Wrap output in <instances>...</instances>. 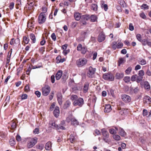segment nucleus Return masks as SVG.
Segmentation results:
<instances>
[{
	"label": "nucleus",
	"mask_w": 151,
	"mask_h": 151,
	"mask_svg": "<svg viewBox=\"0 0 151 151\" xmlns=\"http://www.w3.org/2000/svg\"><path fill=\"white\" fill-rule=\"evenodd\" d=\"M37 138L36 137L29 138L27 142V147L29 148L33 147L37 143Z\"/></svg>",
	"instance_id": "nucleus-1"
},
{
	"label": "nucleus",
	"mask_w": 151,
	"mask_h": 151,
	"mask_svg": "<svg viewBox=\"0 0 151 151\" xmlns=\"http://www.w3.org/2000/svg\"><path fill=\"white\" fill-rule=\"evenodd\" d=\"M87 60L85 58H81L77 60L76 64L78 67H81L85 65L87 63Z\"/></svg>",
	"instance_id": "nucleus-2"
},
{
	"label": "nucleus",
	"mask_w": 151,
	"mask_h": 151,
	"mask_svg": "<svg viewBox=\"0 0 151 151\" xmlns=\"http://www.w3.org/2000/svg\"><path fill=\"white\" fill-rule=\"evenodd\" d=\"M84 104V101L83 99L82 98H79L76 100L74 101L73 104L75 106H78L81 107Z\"/></svg>",
	"instance_id": "nucleus-3"
},
{
	"label": "nucleus",
	"mask_w": 151,
	"mask_h": 151,
	"mask_svg": "<svg viewBox=\"0 0 151 151\" xmlns=\"http://www.w3.org/2000/svg\"><path fill=\"white\" fill-rule=\"evenodd\" d=\"M103 78L105 80L110 81H113L114 80V77L113 75L109 73H106L104 74L103 76Z\"/></svg>",
	"instance_id": "nucleus-4"
},
{
	"label": "nucleus",
	"mask_w": 151,
	"mask_h": 151,
	"mask_svg": "<svg viewBox=\"0 0 151 151\" xmlns=\"http://www.w3.org/2000/svg\"><path fill=\"white\" fill-rule=\"evenodd\" d=\"M42 95L44 96L48 95L50 91V88L49 86H45L42 88Z\"/></svg>",
	"instance_id": "nucleus-5"
},
{
	"label": "nucleus",
	"mask_w": 151,
	"mask_h": 151,
	"mask_svg": "<svg viewBox=\"0 0 151 151\" xmlns=\"http://www.w3.org/2000/svg\"><path fill=\"white\" fill-rule=\"evenodd\" d=\"M96 71V69L90 66L87 73V76L89 78H92L93 77Z\"/></svg>",
	"instance_id": "nucleus-6"
},
{
	"label": "nucleus",
	"mask_w": 151,
	"mask_h": 151,
	"mask_svg": "<svg viewBox=\"0 0 151 151\" xmlns=\"http://www.w3.org/2000/svg\"><path fill=\"white\" fill-rule=\"evenodd\" d=\"M46 19L45 14L41 13L40 14L38 17V22L40 24H42L45 22Z\"/></svg>",
	"instance_id": "nucleus-7"
},
{
	"label": "nucleus",
	"mask_w": 151,
	"mask_h": 151,
	"mask_svg": "<svg viewBox=\"0 0 151 151\" xmlns=\"http://www.w3.org/2000/svg\"><path fill=\"white\" fill-rule=\"evenodd\" d=\"M101 132L103 135L104 137L103 138V140L106 142H108L109 141L108 138L109 137L108 133L104 129H101Z\"/></svg>",
	"instance_id": "nucleus-8"
},
{
	"label": "nucleus",
	"mask_w": 151,
	"mask_h": 151,
	"mask_svg": "<svg viewBox=\"0 0 151 151\" xmlns=\"http://www.w3.org/2000/svg\"><path fill=\"white\" fill-rule=\"evenodd\" d=\"M121 98L122 101L126 103L130 102L131 101L130 97L128 95L123 94L121 96Z\"/></svg>",
	"instance_id": "nucleus-9"
},
{
	"label": "nucleus",
	"mask_w": 151,
	"mask_h": 151,
	"mask_svg": "<svg viewBox=\"0 0 151 151\" xmlns=\"http://www.w3.org/2000/svg\"><path fill=\"white\" fill-rule=\"evenodd\" d=\"M57 100L60 105L62 104V96L61 92H58L57 93Z\"/></svg>",
	"instance_id": "nucleus-10"
},
{
	"label": "nucleus",
	"mask_w": 151,
	"mask_h": 151,
	"mask_svg": "<svg viewBox=\"0 0 151 151\" xmlns=\"http://www.w3.org/2000/svg\"><path fill=\"white\" fill-rule=\"evenodd\" d=\"M105 37L104 34L102 32L100 34L98 37V41L99 42H101L105 40Z\"/></svg>",
	"instance_id": "nucleus-11"
},
{
	"label": "nucleus",
	"mask_w": 151,
	"mask_h": 151,
	"mask_svg": "<svg viewBox=\"0 0 151 151\" xmlns=\"http://www.w3.org/2000/svg\"><path fill=\"white\" fill-rule=\"evenodd\" d=\"M34 24V21L33 20V18H32L28 22L27 27L30 28L33 27Z\"/></svg>",
	"instance_id": "nucleus-12"
},
{
	"label": "nucleus",
	"mask_w": 151,
	"mask_h": 151,
	"mask_svg": "<svg viewBox=\"0 0 151 151\" xmlns=\"http://www.w3.org/2000/svg\"><path fill=\"white\" fill-rule=\"evenodd\" d=\"M60 114L59 108L56 106L54 111V115L56 117H58Z\"/></svg>",
	"instance_id": "nucleus-13"
},
{
	"label": "nucleus",
	"mask_w": 151,
	"mask_h": 151,
	"mask_svg": "<svg viewBox=\"0 0 151 151\" xmlns=\"http://www.w3.org/2000/svg\"><path fill=\"white\" fill-rule=\"evenodd\" d=\"M138 75L140 76V77H139L138 78L137 82H139L140 81L142 80V77H142L144 75V71L142 70H139V71Z\"/></svg>",
	"instance_id": "nucleus-14"
},
{
	"label": "nucleus",
	"mask_w": 151,
	"mask_h": 151,
	"mask_svg": "<svg viewBox=\"0 0 151 151\" xmlns=\"http://www.w3.org/2000/svg\"><path fill=\"white\" fill-rule=\"evenodd\" d=\"M118 130L119 131V134L122 137H124L126 135V133L124 131L123 129L119 127H118Z\"/></svg>",
	"instance_id": "nucleus-15"
},
{
	"label": "nucleus",
	"mask_w": 151,
	"mask_h": 151,
	"mask_svg": "<svg viewBox=\"0 0 151 151\" xmlns=\"http://www.w3.org/2000/svg\"><path fill=\"white\" fill-rule=\"evenodd\" d=\"M118 130V127H115L114 128H111L109 129V133L111 134H116L117 133L116 131Z\"/></svg>",
	"instance_id": "nucleus-16"
},
{
	"label": "nucleus",
	"mask_w": 151,
	"mask_h": 151,
	"mask_svg": "<svg viewBox=\"0 0 151 151\" xmlns=\"http://www.w3.org/2000/svg\"><path fill=\"white\" fill-rule=\"evenodd\" d=\"M62 75V71L60 70H58L55 75L56 79L57 80H59L61 78Z\"/></svg>",
	"instance_id": "nucleus-17"
},
{
	"label": "nucleus",
	"mask_w": 151,
	"mask_h": 151,
	"mask_svg": "<svg viewBox=\"0 0 151 151\" xmlns=\"http://www.w3.org/2000/svg\"><path fill=\"white\" fill-rule=\"evenodd\" d=\"M111 107L109 104L106 105L104 109V112H109L111 111Z\"/></svg>",
	"instance_id": "nucleus-18"
},
{
	"label": "nucleus",
	"mask_w": 151,
	"mask_h": 151,
	"mask_svg": "<svg viewBox=\"0 0 151 151\" xmlns=\"http://www.w3.org/2000/svg\"><path fill=\"white\" fill-rule=\"evenodd\" d=\"M71 124L73 125L76 126L78 125L79 122L75 118L73 117L72 119Z\"/></svg>",
	"instance_id": "nucleus-19"
},
{
	"label": "nucleus",
	"mask_w": 151,
	"mask_h": 151,
	"mask_svg": "<svg viewBox=\"0 0 151 151\" xmlns=\"http://www.w3.org/2000/svg\"><path fill=\"white\" fill-rule=\"evenodd\" d=\"M144 101L147 103H150L151 102V98L148 96H145L143 99Z\"/></svg>",
	"instance_id": "nucleus-20"
},
{
	"label": "nucleus",
	"mask_w": 151,
	"mask_h": 151,
	"mask_svg": "<svg viewBox=\"0 0 151 151\" xmlns=\"http://www.w3.org/2000/svg\"><path fill=\"white\" fill-rule=\"evenodd\" d=\"M116 79H119L122 78L124 76V74L123 73H117L116 75Z\"/></svg>",
	"instance_id": "nucleus-21"
},
{
	"label": "nucleus",
	"mask_w": 151,
	"mask_h": 151,
	"mask_svg": "<svg viewBox=\"0 0 151 151\" xmlns=\"http://www.w3.org/2000/svg\"><path fill=\"white\" fill-rule=\"evenodd\" d=\"M74 16L75 19L77 21H79L80 19H81V15L79 13H75L74 14Z\"/></svg>",
	"instance_id": "nucleus-22"
},
{
	"label": "nucleus",
	"mask_w": 151,
	"mask_h": 151,
	"mask_svg": "<svg viewBox=\"0 0 151 151\" xmlns=\"http://www.w3.org/2000/svg\"><path fill=\"white\" fill-rule=\"evenodd\" d=\"M90 18L89 16L88 15H81V20L82 21L88 20Z\"/></svg>",
	"instance_id": "nucleus-23"
},
{
	"label": "nucleus",
	"mask_w": 151,
	"mask_h": 151,
	"mask_svg": "<svg viewBox=\"0 0 151 151\" xmlns=\"http://www.w3.org/2000/svg\"><path fill=\"white\" fill-rule=\"evenodd\" d=\"M52 144L50 142H47L46 144L45 147V149L46 150H49L51 149Z\"/></svg>",
	"instance_id": "nucleus-24"
},
{
	"label": "nucleus",
	"mask_w": 151,
	"mask_h": 151,
	"mask_svg": "<svg viewBox=\"0 0 151 151\" xmlns=\"http://www.w3.org/2000/svg\"><path fill=\"white\" fill-rule=\"evenodd\" d=\"M89 19H90V20L91 22H95L97 20V16L94 15H92L90 17Z\"/></svg>",
	"instance_id": "nucleus-25"
},
{
	"label": "nucleus",
	"mask_w": 151,
	"mask_h": 151,
	"mask_svg": "<svg viewBox=\"0 0 151 151\" xmlns=\"http://www.w3.org/2000/svg\"><path fill=\"white\" fill-rule=\"evenodd\" d=\"M30 38L32 41L33 43H35L36 41V37L34 34L31 33L29 35Z\"/></svg>",
	"instance_id": "nucleus-26"
},
{
	"label": "nucleus",
	"mask_w": 151,
	"mask_h": 151,
	"mask_svg": "<svg viewBox=\"0 0 151 151\" xmlns=\"http://www.w3.org/2000/svg\"><path fill=\"white\" fill-rule=\"evenodd\" d=\"M89 85V83L87 82L86 83H85L83 88L84 92L86 93L87 91L88 90Z\"/></svg>",
	"instance_id": "nucleus-27"
},
{
	"label": "nucleus",
	"mask_w": 151,
	"mask_h": 151,
	"mask_svg": "<svg viewBox=\"0 0 151 151\" xmlns=\"http://www.w3.org/2000/svg\"><path fill=\"white\" fill-rule=\"evenodd\" d=\"M138 63L141 65H144L147 64V62L144 59H140L138 60Z\"/></svg>",
	"instance_id": "nucleus-28"
},
{
	"label": "nucleus",
	"mask_w": 151,
	"mask_h": 151,
	"mask_svg": "<svg viewBox=\"0 0 151 151\" xmlns=\"http://www.w3.org/2000/svg\"><path fill=\"white\" fill-rule=\"evenodd\" d=\"M144 87L145 89L149 90L150 89V86L149 83L147 81H145L144 83Z\"/></svg>",
	"instance_id": "nucleus-29"
},
{
	"label": "nucleus",
	"mask_w": 151,
	"mask_h": 151,
	"mask_svg": "<svg viewBox=\"0 0 151 151\" xmlns=\"http://www.w3.org/2000/svg\"><path fill=\"white\" fill-rule=\"evenodd\" d=\"M91 9L94 11L97 10L98 6L96 4H92L91 6Z\"/></svg>",
	"instance_id": "nucleus-30"
},
{
	"label": "nucleus",
	"mask_w": 151,
	"mask_h": 151,
	"mask_svg": "<svg viewBox=\"0 0 151 151\" xmlns=\"http://www.w3.org/2000/svg\"><path fill=\"white\" fill-rule=\"evenodd\" d=\"M127 109H122L120 111V114L122 115H126L127 114Z\"/></svg>",
	"instance_id": "nucleus-31"
},
{
	"label": "nucleus",
	"mask_w": 151,
	"mask_h": 151,
	"mask_svg": "<svg viewBox=\"0 0 151 151\" xmlns=\"http://www.w3.org/2000/svg\"><path fill=\"white\" fill-rule=\"evenodd\" d=\"M9 143L11 146H14L15 144L14 139V138H12L10 139L9 140Z\"/></svg>",
	"instance_id": "nucleus-32"
},
{
	"label": "nucleus",
	"mask_w": 151,
	"mask_h": 151,
	"mask_svg": "<svg viewBox=\"0 0 151 151\" xmlns=\"http://www.w3.org/2000/svg\"><path fill=\"white\" fill-rule=\"evenodd\" d=\"M71 104L70 102L69 101H67L64 104V108L66 109Z\"/></svg>",
	"instance_id": "nucleus-33"
},
{
	"label": "nucleus",
	"mask_w": 151,
	"mask_h": 151,
	"mask_svg": "<svg viewBox=\"0 0 151 151\" xmlns=\"http://www.w3.org/2000/svg\"><path fill=\"white\" fill-rule=\"evenodd\" d=\"M132 70V68L131 67H129L125 71V72L127 75L130 74Z\"/></svg>",
	"instance_id": "nucleus-34"
},
{
	"label": "nucleus",
	"mask_w": 151,
	"mask_h": 151,
	"mask_svg": "<svg viewBox=\"0 0 151 151\" xmlns=\"http://www.w3.org/2000/svg\"><path fill=\"white\" fill-rule=\"evenodd\" d=\"M118 1L119 3L121 6L124 7L125 6V3L123 0H118Z\"/></svg>",
	"instance_id": "nucleus-35"
},
{
	"label": "nucleus",
	"mask_w": 151,
	"mask_h": 151,
	"mask_svg": "<svg viewBox=\"0 0 151 151\" xmlns=\"http://www.w3.org/2000/svg\"><path fill=\"white\" fill-rule=\"evenodd\" d=\"M123 80L125 83H127L130 82L131 78L129 76H125Z\"/></svg>",
	"instance_id": "nucleus-36"
},
{
	"label": "nucleus",
	"mask_w": 151,
	"mask_h": 151,
	"mask_svg": "<svg viewBox=\"0 0 151 151\" xmlns=\"http://www.w3.org/2000/svg\"><path fill=\"white\" fill-rule=\"evenodd\" d=\"M23 40L24 42L26 44H27L29 43V38L26 36L23 37Z\"/></svg>",
	"instance_id": "nucleus-37"
},
{
	"label": "nucleus",
	"mask_w": 151,
	"mask_h": 151,
	"mask_svg": "<svg viewBox=\"0 0 151 151\" xmlns=\"http://www.w3.org/2000/svg\"><path fill=\"white\" fill-rule=\"evenodd\" d=\"M70 140L72 143L74 142L75 140V137L72 134L70 135Z\"/></svg>",
	"instance_id": "nucleus-38"
},
{
	"label": "nucleus",
	"mask_w": 151,
	"mask_h": 151,
	"mask_svg": "<svg viewBox=\"0 0 151 151\" xmlns=\"http://www.w3.org/2000/svg\"><path fill=\"white\" fill-rule=\"evenodd\" d=\"M113 137L115 140L116 141L119 140L120 139V137L117 134H115L113 135Z\"/></svg>",
	"instance_id": "nucleus-39"
},
{
	"label": "nucleus",
	"mask_w": 151,
	"mask_h": 151,
	"mask_svg": "<svg viewBox=\"0 0 151 151\" xmlns=\"http://www.w3.org/2000/svg\"><path fill=\"white\" fill-rule=\"evenodd\" d=\"M87 51V49L85 47H83V48L80 51L81 52V53L82 54H85Z\"/></svg>",
	"instance_id": "nucleus-40"
},
{
	"label": "nucleus",
	"mask_w": 151,
	"mask_h": 151,
	"mask_svg": "<svg viewBox=\"0 0 151 151\" xmlns=\"http://www.w3.org/2000/svg\"><path fill=\"white\" fill-rule=\"evenodd\" d=\"M51 125L53 129H59V126L55 124V123H52L51 124Z\"/></svg>",
	"instance_id": "nucleus-41"
},
{
	"label": "nucleus",
	"mask_w": 151,
	"mask_h": 151,
	"mask_svg": "<svg viewBox=\"0 0 151 151\" xmlns=\"http://www.w3.org/2000/svg\"><path fill=\"white\" fill-rule=\"evenodd\" d=\"M148 42V40H147L144 39L142 40L140 42H141L143 45L145 46L147 45Z\"/></svg>",
	"instance_id": "nucleus-42"
},
{
	"label": "nucleus",
	"mask_w": 151,
	"mask_h": 151,
	"mask_svg": "<svg viewBox=\"0 0 151 151\" xmlns=\"http://www.w3.org/2000/svg\"><path fill=\"white\" fill-rule=\"evenodd\" d=\"M124 62V58H119L118 61V65L120 66L121 64L123 63Z\"/></svg>",
	"instance_id": "nucleus-43"
},
{
	"label": "nucleus",
	"mask_w": 151,
	"mask_h": 151,
	"mask_svg": "<svg viewBox=\"0 0 151 151\" xmlns=\"http://www.w3.org/2000/svg\"><path fill=\"white\" fill-rule=\"evenodd\" d=\"M78 96L76 95H72L71 96L70 99L72 101H75L77 99Z\"/></svg>",
	"instance_id": "nucleus-44"
},
{
	"label": "nucleus",
	"mask_w": 151,
	"mask_h": 151,
	"mask_svg": "<svg viewBox=\"0 0 151 151\" xmlns=\"http://www.w3.org/2000/svg\"><path fill=\"white\" fill-rule=\"evenodd\" d=\"M136 38L140 42H141L142 40V36L140 34H137L136 35Z\"/></svg>",
	"instance_id": "nucleus-45"
},
{
	"label": "nucleus",
	"mask_w": 151,
	"mask_h": 151,
	"mask_svg": "<svg viewBox=\"0 0 151 151\" xmlns=\"http://www.w3.org/2000/svg\"><path fill=\"white\" fill-rule=\"evenodd\" d=\"M137 77V76L136 74L133 75L131 77V80L132 81H135Z\"/></svg>",
	"instance_id": "nucleus-46"
},
{
	"label": "nucleus",
	"mask_w": 151,
	"mask_h": 151,
	"mask_svg": "<svg viewBox=\"0 0 151 151\" xmlns=\"http://www.w3.org/2000/svg\"><path fill=\"white\" fill-rule=\"evenodd\" d=\"M117 43L116 42H114L112 43V47L114 50H115L116 49V47H117Z\"/></svg>",
	"instance_id": "nucleus-47"
},
{
	"label": "nucleus",
	"mask_w": 151,
	"mask_h": 151,
	"mask_svg": "<svg viewBox=\"0 0 151 151\" xmlns=\"http://www.w3.org/2000/svg\"><path fill=\"white\" fill-rule=\"evenodd\" d=\"M141 8L142 9H149L148 6L146 4H143L141 6Z\"/></svg>",
	"instance_id": "nucleus-48"
},
{
	"label": "nucleus",
	"mask_w": 151,
	"mask_h": 151,
	"mask_svg": "<svg viewBox=\"0 0 151 151\" xmlns=\"http://www.w3.org/2000/svg\"><path fill=\"white\" fill-rule=\"evenodd\" d=\"M72 118L71 116H69L66 118V121L68 123H69L70 122H71Z\"/></svg>",
	"instance_id": "nucleus-49"
},
{
	"label": "nucleus",
	"mask_w": 151,
	"mask_h": 151,
	"mask_svg": "<svg viewBox=\"0 0 151 151\" xmlns=\"http://www.w3.org/2000/svg\"><path fill=\"white\" fill-rule=\"evenodd\" d=\"M10 97L9 96H7L6 97V99L5 100V104L4 105V106H5L6 104H7L8 103H9V100H10Z\"/></svg>",
	"instance_id": "nucleus-50"
},
{
	"label": "nucleus",
	"mask_w": 151,
	"mask_h": 151,
	"mask_svg": "<svg viewBox=\"0 0 151 151\" xmlns=\"http://www.w3.org/2000/svg\"><path fill=\"white\" fill-rule=\"evenodd\" d=\"M83 47L82 45L81 44H79L78 45L77 47V50L78 51H80L83 48Z\"/></svg>",
	"instance_id": "nucleus-51"
},
{
	"label": "nucleus",
	"mask_w": 151,
	"mask_h": 151,
	"mask_svg": "<svg viewBox=\"0 0 151 151\" xmlns=\"http://www.w3.org/2000/svg\"><path fill=\"white\" fill-rule=\"evenodd\" d=\"M139 16L140 17L143 19H145L146 18V17L144 12L140 13Z\"/></svg>",
	"instance_id": "nucleus-52"
},
{
	"label": "nucleus",
	"mask_w": 151,
	"mask_h": 151,
	"mask_svg": "<svg viewBox=\"0 0 151 151\" xmlns=\"http://www.w3.org/2000/svg\"><path fill=\"white\" fill-rule=\"evenodd\" d=\"M51 37L52 40L54 41H55L56 40V36L54 33H53L51 35Z\"/></svg>",
	"instance_id": "nucleus-53"
},
{
	"label": "nucleus",
	"mask_w": 151,
	"mask_h": 151,
	"mask_svg": "<svg viewBox=\"0 0 151 151\" xmlns=\"http://www.w3.org/2000/svg\"><path fill=\"white\" fill-rule=\"evenodd\" d=\"M35 93L38 97H40L41 93L40 91H36L35 92Z\"/></svg>",
	"instance_id": "nucleus-54"
},
{
	"label": "nucleus",
	"mask_w": 151,
	"mask_h": 151,
	"mask_svg": "<svg viewBox=\"0 0 151 151\" xmlns=\"http://www.w3.org/2000/svg\"><path fill=\"white\" fill-rule=\"evenodd\" d=\"M44 147V146L42 145H39L37 146V149L42 150Z\"/></svg>",
	"instance_id": "nucleus-55"
},
{
	"label": "nucleus",
	"mask_w": 151,
	"mask_h": 151,
	"mask_svg": "<svg viewBox=\"0 0 151 151\" xmlns=\"http://www.w3.org/2000/svg\"><path fill=\"white\" fill-rule=\"evenodd\" d=\"M100 132L99 130L97 129H96L94 131V134L95 135H99L100 134Z\"/></svg>",
	"instance_id": "nucleus-56"
},
{
	"label": "nucleus",
	"mask_w": 151,
	"mask_h": 151,
	"mask_svg": "<svg viewBox=\"0 0 151 151\" xmlns=\"http://www.w3.org/2000/svg\"><path fill=\"white\" fill-rule=\"evenodd\" d=\"M102 8H104L105 11H106L108 9V6L106 4H102Z\"/></svg>",
	"instance_id": "nucleus-57"
},
{
	"label": "nucleus",
	"mask_w": 151,
	"mask_h": 151,
	"mask_svg": "<svg viewBox=\"0 0 151 151\" xmlns=\"http://www.w3.org/2000/svg\"><path fill=\"white\" fill-rule=\"evenodd\" d=\"M42 10L43 12L42 13H43L44 14L47 12V8L45 6H42Z\"/></svg>",
	"instance_id": "nucleus-58"
},
{
	"label": "nucleus",
	"mask_w": 151,
	"mask_h": 151,
	"mask_svg": "<svg viewBox=\"0 0 151 151\" xmlns=\"http://www.w3.org/2000/svg\"><path fill=\"white\" fill-rule=\"evenodd\" d=\"M35 134H38L39 133V129L38 128H36L33 131Z\"/></svg>",
	"instance_id": "nucleus-59"
},
{
	"label": "nucleus",
	"mask_w": 151,
	"mask_h": 151,
	"mask_svg": "<svg viewBox=\"0 0 151 151\" xmlns=\"http://www.w3.org/2000/svg\"><path fill=\"white\" fill-rule=\"evenodd\" d=\"M129 29L131 31H133L134 29V27L132 24L130 23L129 25Z\"/></svg>",
	"instance_id": "nucleus-60"
},
{
	"label": "nucleus",
	"mask_w": 151,
	"mask_h": 151,
	"mask_svg": "<svg viewBox=\"0 0 151 151\" xmlns=\"http://www.w3.org/2000/svg\"><path fill=\"white\" fill-rule=\"evenodd\" d=\"M123 46V44L122 42H119L117 45V48H120Z\"/></svg>",
	"instance_id": "nucleus-61"
},
{
	"label": "nucleus",
	"mask_w": 151,
	"mask_h": 151,
	"mask_svg": "<svg viewBox=\"0 0 151 151\" xmlns=\"http://www.w3.org/2000/svg\"><path fill=\"white\" fill-rule=\"evenodd\" d=\"M70 52V50H64L63 51V54L65 55H66L67 54H68V53H69Z\"/></svg>",
	"instance_id": "nucleus-62"
},
{
	"label": "nucleus",
	"mask_w": 151,
	"mask_h": 151,
	"mask_svg": "<svg viewBox=\"0 0 151 151\" xmlns=\"http://www.w3.org/2000/svg\"><path fill=\"white\" fill-rule=\"evenodd\" d=\"M143 115L144 116H147L148 114V112L147 110L144 109L143 111Z\"/></svg>",
	"instance_id": "nucleus-63"
},
{
	"label": "nucleus",
	"mask_w": 151,
	"mask_h": 151,
	"mask_svg": "<svg viewBox=\"0 0 151 151\" xmlns=\"http://www.w3.org/2000/svg\"><path fill=\"white\" fill-rule=\"evenodd\" d=\"M16 139L18 141H20L22 139L20 136L19 135L17 134L16 137Z\"/></svg>",
	"instance_id": "nucleus-64"
}]
</instances>
